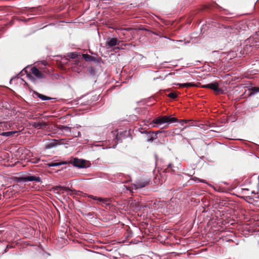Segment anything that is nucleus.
Segmentation results:
<instances>
[{"mask_svg": "<svg viewBox=\"0 0 259 259\" xmlns=\"http://www.w3.org/2000/svg\"><path fill=\"white\" fill-rule=\"evenodd\" d=\"M177 120L176 118L168 116H159L151 121L148 126L150 127H158L164 123H172Z\"/></svg>", "mask_w": 259, "mask_h": 259, "instance_id": "1", "label": "nucleus"}, {"mask_svg": "<svg viewBox=\"0 0 259 259\" xmlns=\"http://www.w3.org/2000/svg\"><path fill=\"white\" fill-rule=\"evenodd\" d=\"M219 84L218 82H215L203 85L202 88H208L216 92L217 94H223L224 91L223 90L219 88Z\"/></svg>", "mask_w": 259, "mask_h": 259, "instance_id": "2", "label": "nucleus"}, {"mask_svg": "<svg viewBox=\"0 0 259 259\" xmlns=\"http://www.w3.org/2000/svg\"><path fill=\"white\" fill-rule=\"evenodd\" d=\"M17 182L19 183L36 181L37 182H41V179L39 177L34 176H29L25 177H19L17 178Z\"/></svg>", "mask_w": 259, "mask_h": 259, "instance_id": "3", "label": "nucleus"}, {"mask_svg": "<svg viewBox=\"0 0 259 259\" xmlns=\"http://www.w3.org/2000/svg\"><path fill=\"white\" fill-rule=\"evenodd\" d=\"M87 161L83 159H79L77 158H74L72 161V164L74 166L80 168L88 167L89 166L87 165Z\"/></svg>", "mask_w": 259, "mask_h": 259, "instance_id": "4", "label": "nucleus"}, {"mask_svg": "<svg viewBox=\"0 0 259 259\" xmlns=\"http://www.w3.org/2000/svg\"><path fill=\"white\" fill-rule=\"evenodd\" d=\"M149 182L150 181L148 180H139L135 183L132 184V188L133 190L142 188L147 186L149 184Z\"/></svg>", "mask_w": 259, "mask_h": 259, "instance_id": "5", "label": "nucleus"}, {"mask_svg": "<svg viewBox=\"0 0 259 259\" xmlns=\"http://www.w3.org/2000/svg\"><path fill=\"white\" fill-rule=\"evenodd\" d=\"M89 198H90L95 201H96L97 204H99L100 202H102L103 203L109 205L110 204V200L108 198H102L101 197H98L97 196H95L92 195H88Z\"/></svg>", "mask_w": 259, "mask_h": 259, "instance_id": "6", "label": "nucleus"}, {"mask_svg": "<svg viewBox=\"0 0 259 259\" xmlns=\"http://www.w3.org/2000/svg\"><path fill=\"white\" fill-rule=\"evenodd\" d=\"M119 42L120 41H119L117 38H112L106 42V47L107 49H110L116 45H118Z\"/></svg>", "mask_w": 259, "mask_h": 259, "instance_id": "7", "label": "nucleus"}, {"mask_svg": "<svg viewBox=\"0 0 259 259\" xmlns=\"http://www.w3.org/2000/svg\"><path fill=\"white\" fill-rule=\"evenodd\" d=\"M161 132H157L156 133H154L153 132H148L145 133L147 134V141L148 142H152L154 140L157 138V134L158 133H161Z\"/></svg>", "mask_w": 259, "mask_h": 259, "instance_id": "8", "label": "nucleus"}, {"mask_svg": "<svg viewBox=\"0 0 259 259\" xmlns=\"http://www.w3.org/2000/svg\"><path fill=\"white\" fill-rule=\"evenodd\" d=\"M59 130L61 134L69 135L71 133V128L64 125H60Z\"/></svg>", "mask_w": 259, "mask_h": 259, "instance_id": "9", "label": "nucleus"}, {"mask_svg": "<svg viewBox=\"0 0 259 259\" xmlns=\"http://www.w3.org/2000/svg\"><path fill=\"white\" fill-rule=\"evenodd\" d=\"M47 124L45 122H34L32 123V126L35 128L40 129L43 127H46Z\"/></svg>", "mask_w": 259, "mask_h": 259, "instance_id": "10", "label": "nucleus"}, {"mask_svg": "<svg viewBox=\"0 0 259 259\" xmlns=\"http://www.w3.org/2000/svg\"><path fill=\"white\" fill-rule=\"evenodd\" d=\"M31 72L37 78H41L42 74L41 72L36 67H32L31 68Z\"/></svg>", "mask_w": 259, "mask_h": 259, "instance_id": "11", "label": "nucleus"}, {"mask_svg": "<svg viewBox=\"0 0 259 259\" xmlns=\"http://www.w3.org/2000/svg\"><path fill=\"white\" fill-rule=\"evenodd\" d=\"M127 135V132L126 131L118 132L116 135V139L117 140L119 141L122 137H125Z\"/></svg>", "mask_w": 259, "mask_h": 259, "instance_id": "12", "label": "nucleus"}, {"mask_svg": "<svg viewBox=\"0 0 259 259\" xmlns=\"http://www.w3.org/2000/svg\"><path fill=\"white\" fill-rule=\"evenodd\" d=\"M249 96H251L257 93H259V87H251L248 89Z\"/></svg>", "mask_w": 259, "mask_h": 259, "instance_id": "13", "label": "nucleus"}, {"mask_svg": "<svg viewBox=\"0 0 259 259\" xmlns=\"http://www.w3.org/2000/svg\"><path fill=\"white\" fill-rule=\"evenodd\" d=\"M82 57L87 61H96L97 60L95 57L88 54H83Z\"/></svg>", "mask_w": 259, "mask_h": 259, "instance_id": "14", "label": "nucleus"}, {"mask_svg": "<svg viewBox=\"0 0 259 259\" xmlns=\"http://www.w3.org/2000/svg\"><path fill=\"white\" fill-rule=\"evenodd\" d=\"M199 182H201V183H205V184H208L210 187H212L215 191H217L218 192H222V189L220 187H219L218 188H215L213 186H212L210 184H208L206 182V181L204 180H201V179H198V178H196Z\"/></svg>", "mask_w": 259, "mask_h": 259, "instance_id": "15", "label": "nucleus"}, {"mask_svg": "<svg viewBox=\"0 0 259 259\" xmlns=\"http://www.w3.org/2000/svg\"><path fill=\"white\" fill-rule=\"evenodd\" d=\"M17 133V131H11V132H3L2 133H0V135L2 136H6V137H10L14 135Z\"/></svg>", "mask_w": 259, "mask_h": 259, "instance_id": "16", "label": "nucleus"}, {"mask_svg": "<svg viewBox=\"0 0 259 259\" xmlns=\"http://www.w3.org/2000/svg\"><path fill=\"white\" fill-rule=\"evenodd\" d=\"M178 85L181 88H189L194 86V84L193 83H179Z\"/></svg>", "mask_w": 259, "mask_h": 259, "instance_id": "17", "label": "nucleus"}, {"mask_svg": "<svg viewBox=\"0 0 259 259\" xmlns=\"http://www.w3.org/2000/svg\"><path fill=\"white\" fill-rule=\"evenodd\" d=\"M37 95L39 98H40V99H41L43 101L49 100L51 99V98L47 97L45 95H43L39 94V93H37Z\"/></svg>", "mask_w": 259, "mask_h": 259, "instance_id": "18", "label": "nucleus"}, {"mask_svg": "<svg viewBox=\"0 0 259 259\" xmlns=\"http://www.w3.org/2000/svg\"><path fill=\"white\" fill-rule=\"evenodd\" d=\"M67 56L71 59H75L78 56V55L75 52H72L68 53Z\"/></svg>", "mask_w": 259, "mask_h": 259, "instance_id": "19", "label": "nucleus"}, {"mask_svg": "<svg viewBox=\"0 0 259 259\" xmlns=\"http://www.w3.org/2000/svg\"><path fill=\"white\" fill-rule=\"evenodd\" d=\"M61 165L60 163H57V162H51V163H49L48 164V165L50 166V167H55V166H59Z\"/></svg>", "mask_w": 259, "mask_h": 259, "instance_id": "20", "label": "nucleus"}, {"mask_svg": "<svg viewBox=\"0 0 259 259\" xmlns=\"http://www.w3.org/2000/svg\"><path fill=\"white\" fill-rule=\"evenodd\" d=\"M177 95L174 93H170L168 95V97L170 98L175 99L177 97Z\"/></svg>", "mask_w": 259, "mask_h": 259, "instance_id": "21", "label": "nucleus"}, {"mask_svg": "<svg viewBox=\"0 0 259 259\" xmlns=\"http://www.w3.org/2000/svg\"><path fill=\"white\" fill-rule=\"evenodd\" d=\"M88 71L91 74H95L94 69L92 67H89L88 69Z\"/></svg>", "mask_w": 259, "mask_h": 259, "instance_id": "22", "label": "nucleus"}, {"mask_svg": "<svg viewBox=\"0 0 259 259\" xmlns=\"http://www.w3.org/2000/svg\"><path fill=\"white\" fill-rule=\"evenodd\" d=\"M253 40H254V36L250 37L249 38H248L246 40V45H247V44L248 43H250L251 41H253Z\"/></svg>", "mask_w": 259, "mask_h": 259, "instance_id": "23", "label": "nucleus"}, {"mask_svg": "<svg viewBox=\"0 0 259 259\" xmlns=\"http://www.w3.org/2000/svg\"><path fill=\"white\" fill-rule=\"evenodd\" d=\"M56 189L59 191H64L65 190L66 188L64 186H58Z\"/></svg>", "mask_w": 259, "mask_h": 259, "instance_id": "24", "label": "nucleus"}, {"mask_svg": "<svg viewBox=\"0 0 259 259\" xmlns=\"http://www.w3.org/2000/svg\"><path fill=\"white\" fill-rule=\"evenodd\" d=\"M55 144L54 143H50V144L48 145L47 146V148H51L53 147H54Z\"/></svg>", "mask_w": 259, "mask_h": 259, "instance_id": "25", "label": "nucleus"}, {"mask_svg": "<svg viewBox=\"0 0 259 259\" xmlns=\"http://www.w3.org/2000/svg\"><path fill=\"white\" fill-rule=\"evenodd\" d=\"M27 76L30 80H31L32 81H34L35 79L31 74H27Z\"/></svg>", "mask_w": 259, "mask_h": 259, "instance_id": "26", "label": "nucleus"}, {"mask_svg": "<svg viewBox=\"0 0 259 259\" xmlns=\"http://www.w3.org/2000/svg\"><path fill=\"white\" fill-rule=\"evenodd\" d=\"M81 136V133L80 132H78L77 135H75V137H79Z\"/></svg>", "mask_w": 259, "mask_h": 259, "instance_id": "27", "label": "nucleus"}, {"mask_svg": "<svg viewBox=\"0 0 259 259\" xmlns=\"http://www.w3.org/2000/svg\"><path fill=\"white\" fill-rule=\"evenodd\" d=\"M6 123L5 122H0V127H2L3 125H5Z\"/></svg>", "mask_w": 259, "mask_h": 259, "instance_id": "28", "label": "nucleus"}, {"mask_svg": "<svg viewBox=\"0 0 259 259\" xmlns=\"http://www.w3.org/2000/svg\"><path fill=\"white\" fill-rule=\"evenodd\" d=\"M171 166H172V164H168V167L171 168Z\"/></svg>", "mask_w": 259, "mask_h": 259, "instance_id": "29", "label": "nucleus"}, {"mask_svg": "<svg viewBox=\"0 0 259 259\" xmlns=\"http://www.w3.org/2000/svg\"><path fill=\"white\" fill-rule=\"evenodd\" d=\"M182 122H187V121L183 120L182 121Z\"/></svg>", "mask_w": 259, "mask_h": 259, "instance_id": "30", "label": "nucleus"}, {"mask_svg": "<svg viewBox=\"0 0 259 259\" xmlns=\"http://www.w3.org/2000/svg\"><path fill=\"white\" fill-rule=\"evenodd\" d=\"M167 63V62H164L163 63H162L161 64V65H163V64H164V63Z\"/></svg>", "mask_w": 259, "mask_h": 259, "instance_id": "31", "label": "nucleus"}, {"mask_svg": "<svg viewBox=\"0 0 259 259\" xmlns=\"http://www.w3.org/2000/svg\"><path fill=\"white\" fill-rule=\"evenodd\" d=\"M115 147H116V145H114V146H113V148H115Z\"/></svg>", "mask_w": 259, "mask_h": 259, "instance_id": "32", "label": "nucleus"}]
</instances>
